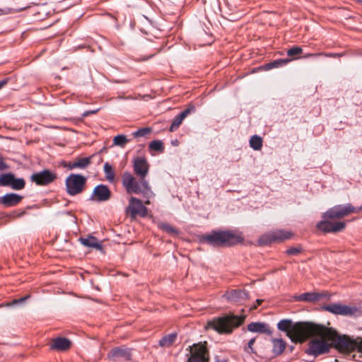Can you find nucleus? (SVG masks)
<instances>
[{
    "label": "nucleus",
    "instance_id": "0eeeda50",
    "mask_svg": "<svg viewBox=\"0 0 362 362\" xmlns=\"http://www.w3.org/2000/svg\"><path fill=\"white\" fill-rule=\"evenodd\" d=\"M65 184L68 194L74 196L83 191L86 178L80 174H71L66 177Z\"/></svg>",
    "mask_w": 362,
    "mask_h": 362
},
{
    "label": "nucleus",
    "instance_id": "a211bd4d",
    "mask_svg": "<svg viewBox=\"0 0 362 362\" xmlns=\"http://www.w3.org/2000/svg\"><path fill=\"white\" fill-rule=\"evenodd\" d=\"M71 341L64 337H57L53 339L51 344V349L57 351H66L71 347Z\"/></svg>",
    "mask_w": 362,
    "mask_h": 362
},
{
    "label": "nucleus",
    "instance_id": "ea45409f",
    "mask_svg": "<svg viewBox=\"0 0 362 362\" xmlns=\"http://www.w3.org/2000/svg\"><path fill=\"white\" fill-rule=\"evenodd\" d=\"M7 168L6 164L4 162L3 158L0 156V170H4Z\"/></svg>",
    "mask_w": 362,
    "mask_h": 362
},
{
    "label": "nucleus",
    "instance_id": "6e6552de",
    "mask_svg": "<svg viewBox=\"0 0 362 362\" xmlns=\"http://www.w3.org/2000/svg\"><path fill=\"white\" fill-rule=\"evenodd\" d=\"M206 342L194 344L189 346L190 355L187 362H209V351Z\"/></svg>",
    "mask_w": 362,
    "mask_h": 362
},
{
    "label": "nucleus",
    "instance_id": "5701e85b",
    "mask_svg": "<svg viewBox=\"0 0 362 362\" xmlns=\"http://www.w3.org/2000/svg\"><path fill=\"white\" fill-rule=\"evenodd\" d=\"M250 332L259 333H271L267 325L262 322H252L247 325Z\"/></svg>",
    "mask_w": 362,
    "mask_h": 362
},
{
    "label": "nucleus",
    "instance_id": "f3484780",
    "mask_svg": "<svg viewBox=\"0 0 362 362\" xmlns=\"http://www.w3.org/2000/svg\"><path fill=\"white\" fill-rule=\"evenodd\" d=\"M23 199V196L15 193H8L0 197V204L6 207H11L18 205Z\"/></svg>",
    "mask_w": 362,
    "mask_h": 362
},
{
    "label": "nucleus",
    "instance_id": "39448f33",
    "mask_svg": "<svg viewBox=\"0 0 362 362\" xmlns=\"http://www.w3.org/2000/svg\"><path fill=\"white\" fill-rule=\"evenodd\" d=\"M244 320V316L231 315L214 320L208 325L219 333H230L234 328L242 325Z\"/></svg>",
    "mask_w": 362,
    "mask_h": 362
},
{
    "label": "nucleus",
    "instance_id": "423d86ee",
    "mask_svg": "<svg viewBox=\"0 0 362 362\" xmlns=\"http://www.w3.org/2000/svg\"><path fill=\"white\" fill-rule=\"evenodd\" d=\"M122 182L128 194H145L151 190L148 181L143 177L139 180L128 172L124 173Z\"/></svg>",
    "mask_w": 362,
    "mask_h": 362
},
{
    "label": "nucleus",
    "instance_id": "b1692460",
    "mask_svg": "<svg viewBox=\"0 0 362 362\" xmlns=\"http://www.w3.org/2000/svg\"><path fill=\"white\" fill-rule=\"evenodd\" d=\"M272 238H274V242H282L285 240H288L292 237V233L288 231H285L283 230H277L274 231H271Z\"/></svg>",
    "mask_w": 362,
    "mask_h": 362
},
{
    "label": "nucleus",
    "instance_id": "de8ad7c7",
    "mask_svg": "<svg viewBox=\"0 0 362 362\" xmlns=\"http://www.w3.org/2000/svg\"><path fill=\"white\" fill-rule=\"evenodd\" d=\"M25 212H22L21 214H18V216H21L22 214H23Z\"/></svg>",
    "mask_w": 362,
    "mask_h": 362
},
{
    "label": "nucleus",
    "instance_id": "dca6fc26",
    "mask_svg": "<svg viewBox=\"0 0 362 362\" xmlns=\"http://www.w3.org/2000/svg\"><path fill=\"white\" fill-rule=\"evenodd\" d=\"M328 297L327 292H308L296 296L295 299L297 301L317 302Z\"/></svg>",
    "mask_w": 362,
    "mask_h": 362
},
{
    "label": "nucleus",
    "instance_id": "cd10ccee",
    "mask_svg": "<svg viewBox=\"0 0 362 362\" xmlns=\"http://www.w3.org/2000/svg\"><path fill=\"white\" fill-rule=\"evenodd\" d=\"M250 146L255 151H259L262 147V139L257 135L252 136L250 139Z\"/></svg>",
    "mask_w": 362,
    "mask_h": 362
},
{
    "label": "nucleus",
    "instance_id": "49530a36",
    "mask_svg": "<svg viewBox=\"0 0 362 362\" xmlns=\"http://www.w3.org/2000/svg\"><path fill=\"white\" fill-rule=\"evenodd\" d=\"M308 56H315V54H308Z\"/></svg>",
    "mask_w": 362,
    "mask_h": 362
},
{
    "label": "nucleus",
    "instance_id": "79ce46f5",
    "mask_svg": "<svg viewBox=\"0 0 362 362\" xmlns=\"http://www.w3.org/2000/svg\"><path fill=\"white\" fill-rule=\"evenodd\" d=\"M262 302H263V300H262V299H257V300H256V305H255L252 306V307L250 308V310H255V309H256V308H257V306H259V305H260L262 304Z\"/></svg>",
    "mask_w": 362,
    "mask_h": 362
},
{
    "label": "nucleus",
    "instance_id": "412c9836",
    "mask_svg": "<svg viewBox=\"0 0 362 362\" xmlns=\"http://www.w3.org/2000/svg\"><path fill=\"white\" fill-rule=\"evenodd\" d=\"M79 241L86 247L95 248L99 250H101L103 248L101 243H99L98 239L91 235L86 238H80Z\"/></svg>",
    "mask_w": 362,
    "mask_h": 362
},
{
    "label": "nucleus",
    "instance_id": "20e7f679",
    "mask_svg": "<svg viewBox=\"0 0 362 362\" xmlns=\"http://www.w3.org/2000/svg\"><path fill=\"white\" fill-rule=\"evenodd\" d=\"M200 241L213 247H230L242 241V238L230 230H212L200 237Z\"/></svg>",
    "mask_w": 362,
    "mask_h": 362
},
{
    "label": "nucleus",
    "instance_id": "2eb2a0df",
    "mask_svg": "<svg viewBox=\"0 0 362 362\" xmlns=\"http://www.w3.org/2000/svg\"><path fill=\"white\" fill-rule=\"evenodd\" d=\"M133 168L134 173L139 176V177L146 179V176L149 170V164L145 157H136L134 160Z\"/></svg>",
    "mask_w": 362,
    "mask_h": 362
},
{
    "label": "nucleus",
    "instance_id": "a18cd8bd",
    "mask_svg": "<svg viewBox=\"0 0 362 362\" xmlns=\"http://www.w3.org/2000/svg\"><path fill=\"white\" fill-rule=\"evenodd\" d=\"M103 161V158H100V160H99V163L102 162Z\"/></svg>",
    "mask_w": 362,
    "mask_h": 362
},
{
    "label": "nucleus",
    "instance_id": "4c0bfd02",
    "mask_svg": "<svg viewBox=\"0 0 362 362\" xmlns=\"http://www.w3.org/2000/svg\"><path fill=\"white\" fill-rule=\"evenodd\" d=\"M28 298V296H25V297H23V298H21L19 299H16V300H13L11 303V305H16V304H18V303H23L26 299Z\"/></svg>",
    "mask_w": 362,
    "mask_h": 362
},
{
    "label": "nucleus",
    "instance_id": "7ed1b4c3",
    "mask_svg": "<svg viewBox=\"0 0 362 362\" xmlns=\"http://www.w3.org/2000/svg\"><path fill=\"white\" fill-rule=\"evenodd\" d=\"M278 329L286 332L293 342H304L310 337H315L320 332V325L308 322L293 323L291 320H281L277 325Z\"/></svg>",
    "mask_w": 362,
    "mask_h": 362
},
{
    "label": "nucleus",
    "instance_id": "4be33fe9",
    "mask_svg": "<svg viewBox=\"0 0 362 362\" xmlns=\"http://www.w3.org/2000/svg\"><path fill=\"white\" fill-rule=\"evenodd\" d=\"M95 156V154H93L92 156L89 157H84V158H76L73 161V167H75L76 168L78 169H85L89 165L92 163V159Z\"/></svg>",
    "mask_w": 362,
    "mask_h": 362
},
{
    "label": "nucleus",
    "instance_id": "a19ab883",
    "mask_svg": "<svg viewBox=\"0 0 362 362\" xmlns=\"http://www.w3.org/2000/svg\"><path fill=\"white\" fill-rule=\"evenodd\" d=\"M63 166L69 168V170L75 169V167H73V162L64 163Z\"/></svg>",
    "mask_w": 362,
    "mask_h": 362
},
{
    "label": "nucleus",
    "instance_id": "f704fd0d",
    "mask_svg": "<svg viewBox=\"0 0 362 362\" xmlns=\"http://www.w3.org/2000/svg\"><path fill=\"white\" fill-rule=\"evenodd\" d=\"M159 228L170 234H177L178 233L177 229L168 223H162L159 225Z\"/></svg>",
    "mask_w": 362,
    "mask_h": 362
},
{
    "label": "nucleus",
    "instance_id": "72a5a7b5",
    "mask_svg": "<svg viewBox=\"0 0 362 362\" xmlns=\"http://www.w3.org/2000/svg\"><path fill=\"white\" fill-rule=\"evenodd\" d=\"M152 132V129L151 127H144L141 129H138L137 131L134 132L132 135L134 137H145L148 135H149Z\"/></svg>",
    "mask_w": 362,
    "mask_h": 362
},
{
    "label": "nucleus",
    "instance_id": "2f4dec72",
    "mask_svg": "<svg viewBox=\"0 0 362 362\" xmlns=\"http://www.w3.org/2000/svg\"><path fill=\"white\" fill-rule=\"evenodd\" d=\"M149 148L152 151L162 153L163 152L165 148L161 141L154 140L150 143Z\"/></svg>",
    "mask_w": 362,
    "mask_h": 362
},
{
    "label": "nucleus",
    "instance_id": "e433bc0d",
    "mask_svg": "<svg viewBox=\"0 0 362 362\" xmlns=\"http://www.w3.org/2000/svg\"><path fill=\"white\" fill-rule=\"evenodd\" d=\"M357 341H358V346H357L358 352L360 354V357H362V338L358 337Z\"/></svg>",
    "mask_w": 362,
    "mask_h": 362
},
{
    "label": "nucleus",
    "instance_id": "9d476101",
    "mask_svg": "<svg viewBox=\"0 0 362 362\" xmlns=\"http://www.w3.org/2000/svg\"><path fill=\"white\" fill-rule=\"evenodd\" d=\"M0 185L11 187L13 189L21 190L25 186L23 178H16L12 173H5L0 175Z\"/></svg>",
    "mask_w": 362,
    "mask_h": 362
},
{
    "label": "nucleus",
    "instance_id": "58836bf2",
    "mask_svg": "<svg viewBox=\"0 0 362 362\" xmlns=\"http://www.w3.org/2000/svg\"><path fill=\"white\" fill-rule=\"evenodd\" d=\"M255 342V338H252L249 341H248V344H247V348L249 349H250V351L252 353H255L254 350H253V348H252V346L254 345Z\"/></svg>",
    "mask_w": 362,
    "mask_h": 362
},
{
    "label": "nucleus",
    "instance_id": "1a4fd4ad",
    "mask_svg": "<svg viewBox=\"0 0 362 362\" xmlns=\"http://www.w3.org/2000/svg\"><path fill=\"white\" fill-rule=\"evenodd\" d=\"M322 309L334 315L345 316L354 315L358 311V309L355 306H349L339 303L326 305L322 307Z\"/></svg>",
    "mask_w": 362,
    "mask_h": 362
},
{
    "label": "nucleus",
    "instance_id": "aec40b11",
    "mask_svg": "<svg viewBox=\"0 0 362 362\" xmlns=\"http://www.w3.org/2000/svg\"><path fill=\"white\" fill-rule=\"evenodd\" d=\"M109 356L112 358H123L129 361L132 358L131 349L124 347H117L111 351Z\"/></svg>",
    "mask_w": 362,
    "mask_h": 362
},
{
    "label": "nucleus",
    "instance_id": "7c9ffc66",
    "mask_svg": "<svg viewBox=\"0 0 362 362\" xmlns=\"http://www.w3.org/2000/svg\"><path fill=\"white\" fill-rule=\"evenodd\" d=\"M272 243H274V240L271 232L262 235L259 239V244L261 245H267Z\"/></svg>",
    "mask_w": 362,
    "mask_h": 362
},
{
    "label": "nucleus",
    "instance_id": "37998d69",
    "mask_svg": "<svg viewBox=\"0 0 362 362\" xmlns=\"http://www.w3.org/2000/svg\"><path fill=\"white\" fill-rule=\"evenodd\" d=\"M7 83V80L0 81V89L2 88Z\"/></svg>",
    "mask_w": 362,
    "mask_h": 362
},
{
    "label": "nucleus",
    "instance_id": "9b49d317",
    "mask_svg": "<svg viewBox=\"0 0 362 362\" xmlns=\"http://www.w3.org/2000/svg\"><path fill=\"white\" fill-rule=\"evenodd\" d=\"M57 174L49 170H43L31 175V181L37 185H47L57 179Z\"/></svg>",
    "mask_w": 362,
    "mask_h": 362
},
{
    "label": "nucleus",
    "instance_id": "c756f323",
    "mask_svg": "<svg viewBox=\"0 0 362 362\" xmlns=\"http://www.w3.org/2000/svg\"><path fill=\"white\" fill-rule=\"evenodd\" d=\"M129 141V139L126 136L119 134L113 138V145L124 148L126 144Z\"/></svg>",
    "mask_w": 362,
    "mask_h": 362
},
{
    "label": "nucleus",
    "instance_id": "a878e982",
    "mask_svg": "<svg viewBox=\"0 0 362 362\" xmlns=\"http://www.w3.org/2000/svg\"><path fill=\"white\" fill-rule=\"evenodd\" d=\"M176 337L177 334L175 333L166 335L160 340L159 344L161 346H170L175 342Z\"/></svg>",
    "mask_w": 362,
    "mask_h": 362
},
{
    "label": "nucleus",
    "instance_id": "f03ea898",
    "mask_svg": "<svg viewBox=\"0 0 362 362\" xmlns=\"http://www.w3.org/2000/svg\"><path fill=\"white\" fill-rule=\"evenodd\" d=\"M362 210V207L355 208L351 204L346 205H336L329 209L322 214L323 220L317 223V228L325 233H337L343 230L346 224L342 221H331V220L340 219L351 213Z\"/></svg>",
    "mask_w": 362,
    "mask_h": 362
},
{
    "label": "nucleus",
    "instance_id": "4468645a",
    "mask_svg": "<svg viewBox=\"0 0 362 362\" xmlns=\"http://www.w3.org/2000/svg\"><path fill=\"white\" fill-rule=\"evenodd\" d=\"M112 192L107 186L98 185L93 189L90 199L96 202H106L111 197Z\"/></svg>",
    "mask_w": 362,
    "mask_h": 362
},
{
    "label": "nucleus",
    "instance_id": "ddd939ff",
    "mask_svg": "<svg viewBox=\"0 0 362 362\" xmlns=\"http://www.w3.org/2000/svg\"><path fill=\"white\" fill-rule=\"evenodd\" d=\"M127 213L129 214L133 218L137 215L145 216L147 214V209L143 205L140 199L132 197L129 199V204L127 209Z\"/></svg>",
    "mask_w": 362,
    "mask_h": 362
},
{
    "label": "nucleus",
    "instance_id": "473e14b6",
    "mask_svg": "<svg viewBox=\"0 0 362 362\" xmlns=\"http://www.w3.org/2000/svg\"><path fill=\"white\" fill-rule=\"evenodd\" d=\"M303 53V49L300 47H293L287 51V54L291 57L290 59L293 60L297 59L298 56Z\"/></svg>",
    "mask_w": 362,
    "mask_h": 362
},
{
    "label": "nucleus",
    "instance_id": "f8f14e48",
    "mask_svg": "<svg viewBox=\"0 0 362 362\" xmlns=\"http://www.w3.org/2000/svg\"><path fill=\"white\" fill-rule=\"evenodd\" d=\"M223 297L230 303L243 304L248 299L249 294L245 289L236 288L228 291Z\"/></svg>",
    "mask_w": 362,
    "mask_h": 362
},
{
    "label": "nucleus",
    "instance_id": "393cba45",
    "mask_svg": "<svg viewBox=\"0 0 362 362\" xmlns=\"http://www.w3.org/2000/svg\"><path fill=\"white\" fill-rule=\"evenodd\" d=\"M272 342L273 354L276 356L281 354L286 349V342L281 339H273Z\"/></svg>",
    "mask_w": 362,
    "mask_h": 362
},
{
    "label": "nucleus",
    "instance_id": "6ab92c4d",
    "mask_svg": "<svg viewBox=\"0 0 362 362\" xmlns=\"http://www.w3.org/2000/svg\"><path fill=\"white\" fill-rule=\"evenodd\" d=\"M194 110V107L191 106L184 111L181 112L177 116H176L170 127V132H174L178 129L180 124L182 123V121L192 112Z\"/></svg>",
    "mask_w": 362,
    "mask_h": 362
},
{
    "label": "nucleus",
    "instance_id": "bb28decb",
    "mask_svg": "<svg viewBox=\"0 0 362 362\" xmlns=\"http://www.w3.org/2000/svg\"><path fill=\"white\" fill-rule=\"evenodd\" d=\"M291 61V59H276L270 63H268L266 65L267 69H272L274 68H278L282 66H284L289 63Z\"/></svg>",
    "mask_w": 362,
    "mask_h": 362
},
{
    "label": "nucleus",
    "instance_id": "c85d7f7f",
    "mask_svg": "<svg viewBox=\"0 0 362 362\" xmlns=\"http://www.w3.org/2000/svg\"><path fill=\"white\" fill-rule=\"evenodd\" d=\"M104 173L107 180L109 182H113L115 180V171L112 165L107 162L104 165Z\"/></svg>",
    "mask_w": 362,
    "mask_h": 362
},
{
    "label": "nucleus",
    "instance_id": "c03bdc74",
    "mask_svg": "<svg viewBox=\"0 0 362 362\" xmlns=\"http://www.w3.org/2000/svg\"><path fill=\"white\" fill-rule=\"evenodd\" d=\"M98 110H93V111H91V112H87L86 113H84V116H87L89 114H95V112H97Z\"/></svg>",
    "mask_w": 362,
    "mask_h": 362
},
{
    "label": "nucleus",
    "instance_id": "c9c22d12",
    "mask_svg": "<svg viewBox=\"0 0 362 362\" xmlns=\"http://www.w3.org/2000/svg\"><path fill=\"white\" fill-rule=\"evenodd\" d=\"M301 251V247H291L286 250V253L288 255H298Z\"/></svg>",
    "mask_w": 362,
    "mask_h": 362
},
{
    "label": "nucleus",
    "instance_id": "f257e3e1",
    "mask_svg": "<svg viewBox=\"0 0 362 362\" xmlns=\"http://www.w3.org/2000/svg\"><path fill=\"white\" fill-rule=\"evenodd\" d=\"M320 332H317L315 339L313 341V349L317 354L329 351V346H334L341 351L351 352L357 349L358 341L346 335L340 336L336 332L320 325Z\"/></svg>",
    "mask_w": 362,
    "mask_h": 362
}]
</instances>
